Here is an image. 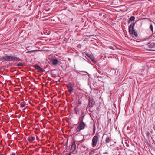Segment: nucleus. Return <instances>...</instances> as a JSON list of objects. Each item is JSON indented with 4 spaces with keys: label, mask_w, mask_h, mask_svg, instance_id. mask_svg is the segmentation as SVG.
<instances>
[{
    "label": "nucleus",
    "mask_w": 155,
    "mask_h": 155,
    "mask_svg": "<svg viewBox=\"0 0 155 155\" xmlns=\"http://www.w3.org/2000/svg\"><path fill=\"white\" fill-rule=\"evenodd\" d=\"M2 60H4L6 61H16L17 60L21 61V59L18 57H17L13 56L8 55L7 54H5L4 56L2 57Z\"/></svg>",
    "instance_id": "obj_1"
},
{
    "label": "nucleus",
    "mask_w": 155,
    "mask_h": 155,
    "mask_svg": "<svg viewBox=\"0 0 155 155\" xmlns=\"http://www.w3.org/2000/svg\"><path fill=\"white\" fill-rule=\"evenodd\" d=\"M135 24V23H133L130 25L129 28V32L130 34L133 35L134 37L137 38L138 37V35L134 29Z\"/></svg>",
    "instance_id": "obj_2"
},
{
    "label": "nucleus",
    "mask_w": 155,
    "mask_h": 155,
    "mask_svg": "<svg viewBox=\"0 0 155 155\" xmlns=\"http://www.w3.org/2000/svg\"><path fill=\"white\" fill-rule=\"evenodd\" d=\"M99 138V136L97 134V135L94 136L92 140V146L93 147H94L97 145L98 141V139Z\"/></svg>",
    "instance_id": "obj_3"
},
{
    "label": "nucleus",
    "mask_w": 155,
    "mask_h": 155,
    "mask_svg": "<svg viewBox=\"0 0 155 155\" xmlns=\"http://www.w3.org/2000/svg\"><path fill=\"white\" fill-rule=\"evenodd\" d=\"M86 124L83 121H80L79 122L77 130L78 131L80 132V130L84 129Z\"/></svg>",
    "instance_id": "obj_4"
},
{
    "label": "nucleus",
    "mask_w": 155,
    "mask_h": 155,
    "mask_svg": "<svg viewBox=\"0 0 155 155\" xmlns=\"http://www.w3.org/2000/svg\"><path fill=\"white\" fill-rule=\"evenodd\" d=\"M74 86L71 83H69L67 85V87L68 89V91L71 93L72 92L74 89L73 88Z\"/></svg>",
    "instance_id": "obj_5"
},
{
    "label": "nucleus",
    "mask_w": 155,
    "mask_h": 155,
    "mask_svg": "<svg viewBox=\"0 0 155 155\" xmlns=\"http://www.w3.org/2000/svg\"><path fill=\"white\" fill-rule=\"evenodd\" d=\"M95 103V102L93 99L90 98L89 99V103L87 106L90 108H91Z\"/></svg>",
    "instance_id": "obj_6"
},
{
    "label": "nucleus",
    "mask_w": 155,
    "mask_h": 155,
    "mask_svg": "<svg viewBox=\"0 0 155 155\" xmlns=\"http://www.w3.org/2000/svg\"><path fill=\"white\" fill-rule=\"evenodd\" d=\"M148 47L150 48H155V43L152 42H150L148 43Z\"/></svg>",
    "instance_id": "obj_7"
},
{
    "label": "nucleus",
    "mask_w": 155,
    "mask_h": 155,
    "mask_svg": "<svg viewBox=\"0 0 155 155\" xmlns=\"http://www.w3.org/2000/svg\"><path fill=\"white\" fill-rule=\"evenodd\" d=\"M76 149V144H75V142L74 141L72 143L71 145V150L72 151V152H74Z\"/></svg>",
    "instance_id": "obj_8"
},
{
    "label": "nucleus",
    "mask_w": 155,
    "mask_h": 155,
    "mask_svg": "<svg viewBox=\"0 0 155 155\" xmlns=\"http://www.w3.org/2000/svg\"><path fill=\"white\" fill-rule=\"evenodd\" d=\"M111 140V135L110 134L107 136L106 138L105 141L107 143H109Z\"/></svg>",
    "instance_id": "obj_9"
},
{
    "label": "nucleus",
    "mask_w": 155,
    "mask_h": 155,
    "mask_svg": "<svg viewBox=\"0 0 155 155\" xmlns=\"http://www.w3.org/2000/svg\"><path fill=\"white\" fill-rule=\"evenodd\" d=\"M39 125L40 126L41 129V132L44 131V130L43 129V128H45V125L43 124L41 121H40V123H39Z\"/></svg>",
    "instance_id": "obj_10"
},
{
    "label": "nucleus",
    "mask_w": 155,
    "mask_h": 155,
    "mask_svg": "<svg viewBox=\"0 0 155 155\" xmlns=\"http://www.w3.org/2000/svg\"><path fill=\"white\" fill-rule=\"evenodd\" d=\"M35 140V137H31L28 138V140L29 142H32Z\"/></svg>",
    "instance_id": "obj_11"
},
{
    "label": "nucleus",
    "mask_w": 155,
    "mask_h": 155,
    "mask_svg": "<svg viewBox=\"0 0 155 155\" xmlns=\"http://www.w3.org/2000/svg\"><path fill=\"white\" fill-rule=\"evenodd\" d=\"M58 63V60L56 59H54L52 61V64L54 65H56Z\"/></svg>",
    "instance_id": "obj_12"
},
{
    "label": "nucleus",
    "mask_w": 155,
    "mask_h": 155,
    "mask_svg": "<svg viewBox=\"0 0 155 155\" xmlns=\"http://www.w3.org/2000/svg\"><path fill=\"white\" fill-rule=\"evenodd\" d=\"M85 115V113L84 111H82L81 112V121H83V119Z\"/></svg>",
    "instance_id": "obj_13"
},
{
    "label": "nucleus",
    "mask_w": 155,
    "mask_h": 155,
    "mask_svg": "<svg viewBox=\"0 0 155 155\" xmlns=\"http://www.w3.org/2000/svg\"><path fill=\"white\" fill-rule=\"evenodd\" d=\"M74 112L77 115L79 114V110L77 107H76L74 108Z\"/></svg>",
    "instance_id": "obj_14"
},
{
    "label": "nucleus",
    "mask_w": 155,
    "mask_h": 155,
    "mask_svg": "<svg viewBox=\"0 0 155 155\" xmlns=\"http://www.w3.org/2000/svg\"><path fill=\"white\" fill-rule=\"evenodd\" d=\"M135 19V18L134 17L131 16V17H130V18L129 19V20L128 21V22L130 23V21H134V20Z\"/></svg>",
    "instance_id": "obj_15"
},
{
    "label": "nucleus",
    "mask_w": 155,
    "mask_h": 155,
    "mask_svg": "<svg viewBox=\"0 0 155 155\" xmlns=\"http://www.w3.org/2000/svg\"><path fill=\"white\" fill-rule=\"evenodd\" d=\"M21 107L22 108L24 107L25 106V104L24 103H22L20 104Z\"/></svg>",
    "instance_id": "obj_16"
},
{
    "label": "nucleus",
    "mask_w": 155,
    "mask_h": 155,
    "mask_svg": "<svg viewBox=\"0 0 155 155\" xmlns=\"http://www.w3.org/2000/svg\"><path fill=\"white\" fill-rule=\"evenodd\" d=\"M34 67L37 69L38 71H39V65L37 64H36L34 65Z\"/></svg>",
    "instance_id": "obj_17"
},
{
    "label": "nucleus",
    "mask_w": 155,
    "mask_h": 155,
    "mask_svg": "<svg viewBox=\"0 0 155 155\" xmlns=\"http://www.w3.org/2000/svg\"><path fill=\"white\" fill-rule=\"evenodd\" d=\"M150 29L153 32V27L152 24H151L150 26Z\"/></svg>",
    "instance_id": "obj_18"
},
{
    "label": "nucleus",
    "mask_w": 155,
    "mask_h": 155,
    "mask_svg": "<svg viewBox=\"0 0 155 155\" xmlns=\"http://www.w3.org/2000/svg\"><path fill=\"white\" fill-rule=\"evenodd\" d=\"M38 51V50H32V51H28V53H31L34 52L35 51Z\"/></svg>",
    "instance_id": "obj_19"
},
{
    "label": "nucleus",
    "mask_w": 155,
    "mask_h": 155,
    "mask_svg": "<svg viewBox=\"0 0 155 155\" xmlns=\"http://www.w3.org/2000/svg\"><path fill=\"white\" fill-rule=\"evenodd\" d=\"M95 131V125H94L93 127V133L94 134Z\"/></svg>",
    "instance_id": "obj_20"
},
{
    "label": "nucleus",
    "mask_w": 155,
    "mask_h": 155,
    "mask_svg": "<svg viewBox=\"0 0 155 155\" xmlns=\"http://www.w3.org/2000/svg\"><path fill=\"white\" fill-rule=\"evenodd\" d=\"M23 65V63H18L17 64L18 66H22Z\"/></svg>",
    "instance_id": "obj_21"
},
{
    "label": "nucleus",
    "mask_w": 155,
    "mask_h": 155,
    "mask_svg": "<svg viewBox=\"0 0 155 155\" xmlns=\"http://www.w3.org/2000/svg\"><path fill=\"white\" fill-rule=\"evenodd\" d=\"M40 71H43V69L39 67V72Z\"/></svg>",
    "instance_id": "obj_22"
},
{
    "label": "nucleus",
    "mask_w": 155,
    "mask_h": 155,
    "mask_svg": "<svg viewBox=\"0 0 155 155\" xmlns=\"http://www.w3.org/2000/svg\"><path fill=\"white\" fill-rule=\"evenodd\" d=\"M39 110H41V111H42L43 110H44V109H43V108L41 109L40 107H39Z\"/></svg>",
    "instance_id": "obj_23"
},
{
    "label": "nucleus",
    "mask_w": 155,
    "mask_h": 155,
    "mask_svg": "<svg viewBox=\"0 0 155 155\" xmlns=\"http://www.w3.org/2000/svg\"><path fill=\"white\" fill-rule=\"evenodd\" d=\"M44 51H45V50H39V52H41Z\"/></svg>",
    "instance_id": "obj_24"
},
{
    "label": "nucleus",
    "mask_w": 155,
    "mask_h": 155,
    "mask_svg": "<svg viewBox=\"0 0 155 155\" xmlns=\"http://www.w3.org/2000/svg\"><path fill=\"white\" fill-rule=\"evenodd\" d=\"M78 104H81V101H79L78 102Z\"/></svg>",
    "instance_id": "obj_25"
},
{
    "label": "nucleus",
    "mask_w": 155,
    "mask_h": 155,
    "mask_svg": "<svg viewBox=\"0 0 155 155\" xmlns=\"http://www.w3.org/2000/svg\"><path fill=\"white\" fill-rule=\"evenodd\" d=\"M66 155H71V153H70L68 154H66Z\"/></svg>",
    "instance_id": "obj_26"
},
{
    "label": "nucleus",
    "mask_w": 155,
    "mask_h": 155,
    "mask_svg": "<svg viewBox=\"0 0 155 155\" xmlns=\"http://www.w3.org/2000/svg\"><path fill=\"white\" fill-rule=\"evenodd\" d=\"M86 55L87 56H88V57H89V56L88 54H86Z\"/></svg>",
    "instance_id": "obj_27"
},
{
    "label": "nucleus",
    "mask_w": 155,
    "mask_h": 155,
    "mask_svg": "<svg viewBox=\"0 0 155 155\" xmlns=\"http://www.w3.org/2000/svg\"><path fill=\"white\" fill-rule=\"evenodd\" d=\"M11 155H15V154L14 153H12L11 154Z\"/></svg>",
    "instance_id": "obj_28"
},
{
    "label": "nucleus",
    "mask_w": 155,
    "mask_h": 155,
    "mask_svg": "<svg viewBox=\"0 0 155 155\" xmlns=\"http://www.w3.org/2000/svg\"><path fill=\"white\" fill-rule=\"evenodd\" d=\"M80 72H85L84 71H80Z\"/></svg>",
    "instance_id": "obj_29"
},
{
    "label": "nucleus",
    "mask_w": 155,
    "mask_h": 155,
    "mask_svg": "<svg viewBox=\"0 0 155 155\" xmlns=\"http://www.w3.org/2000/svg\"><path fill=\"white\" fill-rule=\"evenodd\" d=\"M37 140H38V137L37 136Z\"/></svg>",
    "instance_id": "obj_30"
},
{
    "label": "nucleus",
    "mask_w": 155,
    "mask_h": 155,
    "mask_svg": "<svg viewBox=\"0 0 155 155\" xmlns=\"http://www.w3.org/2000/svg\"><path fill=\"white\" fill-rule=\"evenodd\" d=\"M41 34H43V33H42V32L41 33Z\"/></svg>",
    "instance_id": "obj_31"
},
{
    "label": "nucleus",
    "mask_w": 155,
    "mask_h": 155,
    "mask_svg": "<svg viewBox=\"0 0 155 155\" xmlns=\"http://www.w3.org/2000/svg\"><path fill=\"white\" fill-rule=\"evenodd\" d=\"M41 34H43V33H42V32L41 33Z\"/></svg>",
    "instance_id": "obj_32"
}]
</instances>
